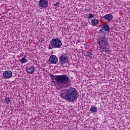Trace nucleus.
<instances>
[{"mask_svg": "<svg viewBox=\"0 0 130 130\" xmlns=\"http://www.w3.org/2000/svg\"><path fill=\"white\" fill-rule=\"evenodd\" d=\"M61 96L68 102L77 101L79 97V92L76 88L64 89L61 94Z\"/></svg>", "mask_w": 130, "mask_h": 130, "instance_id": "f257e3e1", "label": "nucleus"}, {"mask_svg": "<svg viewBox=\"0 0 130 130\" xmlns=\"http://www.w3.org/2000/svg\"><path fill=\"white\" fill-rule=\"evenodd\" d=\"M52 84L57 85L60 89L70 86V78L67 75H57L53 79Z\"/></svg>", "mask_w": 130, "mask_h": 130, "instance_id": "f03ea898", "label": "nucleus"}, {"mask_svg": "<svg viewBox=\"0 0 130 130\" xmlns=\"http://www.w3.org/2000/svg\"><path fill=\"white\" fill-rule=\"evenodd\" d=\"M62 45L61 40L58 38L52 39L49 45V49H53V48H60Z\"/></svg>", "mask_w": 130, "mask_h": 130, "instance_id": "7ed1b4c3", "label": "nucleus"}, {"mask_svg": "<svg viewBox=\"0 0 130 130\" xmlns=\"http://www.w3.org/2000/svg\"><path fill=\"white\" fill-rule=\"evenodd\" d=\"M99 44L101 49H107V45L108 44L107 38L105 37H101L100 38Z\"/></svg>", "mask_w": 130, "mask_h": 130, "instance_id": "20e7f679", "label": "nucleus"}, {"mask_svg": "<svg viewBox=\"0 0 130 130\" xmlns=\"http://www.w3.org/2000/svg\"><path fill=\"white\" fill-rule=\"evenodd\" d=\"M59 60L60 66H63L70 62V57L67 54H64L59 57Z\"/></svg>", "mask_w": 130, "mask_h": 130, "instance_id": "39448f33", "label": "nucleus"}, {"mask_svg": "<svg viewBox=\"0 0 130 130\" xmlns=\"http://www.w3.org/2000/svg\"><path fill=\"white\" fill-rule=\"evenodd\" d=\"M38 7L40 9H46L48 7V1L47 0H40L38 3Z\"/></svg>", "mask_w": 130, "mask_h": 130, "instance_id": "423d86ee", "label": "nucleus"}, {"mask_svg": "<svg viewBox=\"0 0 130 130\" xmlns=\"http://www.w3.org/2000/svg\"><path fill=\"white\" fill-rule=\"evenodd\" d=\"M13 76V72L10 70H7L3 72V77L4 80H7V79H11Z\"/></svg>", "mask_w": 130, "mask_h": 130, "instance_id": "0eeeda50", "label": "nucleus"}, {"mask_svg": "<svg viewBox=\"0 0 130 130\" xmlns=\"http://www.w3.org/2000/svg\"><path fill=\"white\" fill-rule=\"evenodd\" d=\"M102 33H108L110 31V27L108 24H104L102 26L100 29Z\"/></svg>", "mask_w": 130, "mask_h": 130, "instance_id": "6e6552de", "label": "nucleus"}, {"mask_svg": "<svg viewBox=\"0 0 130 130\" xmlns=\"http://www.w3.org/2000/svg\"><path fill=\"white\" fill-rule=\"evenodd\" d=\"M26 71L27 74L29 75H32L34 72H35V67L34 66H30L29 67H27L26 68Z\"/></svg>", "mask_w": 130, "mask_h": 130, "instance_id": "1a4fd4ad", "label": "nucleus"}, {"mask_svg": "<svg viewBox=\"0 0 130 130\" xmlns=\"http://www.w3.org/2000/svg\"><path fill=\"white\" fill-rule=\"evenodd\" d=\"M49 60L51 63H53L54 64H55V63L58 61L57 57L54 55H52L50 57Z\"/></svg>", "mask_w": 130, "mask_h": 130, "instance_id": "9d476101", "label": "nucleus"}, {"mask_svg": "<svg viewBox=\"0 0 130 130\" xmlns=\"http://www.w3.org/2000/svg\"><path fill=\"white\" fill-rule=\"evenodd\" d=\"M104 18L105 20H107V21H111V20L113 19V16H112V14H107L104 16Z\"/></svg>", "mask_w": 130, "mask_h": 130, "instance_id": "9b49d317", "label": "nucleus"}, {"mask_svg": "<svg viewBox=\"0 0 130 130\" xmlns=\"http://www.w3.org/2000/svg\"><path fill=\"white\" fill-rule=\"evenodd\" d=\"M4 102L6 103V104H12V98L10 97H6L4 99Z\"/></svg>", "mask_w": 130, "mask_h": 130, "instance_id": "f8f14e48", "label": "nucleus"}, {"mask_svg": "<svg viewBox=\"0 0 130 130\" xmlns=\"http://www.w3.org/2000/svg\"><path fill=\"white\" fill-rule=\"evenodd\" d=\"M19 61L21 62V63H26V62H28V60H27V58H26V56H24L23 57H22L21 59H19Z\"/></svg>", "mask_w": 130, "mask_h": 130, "instance_id": "ddd939ff", "label": "nucleus"}, {"mask_svg": "<svg viewBox=\"0 0 130 130\" xmlns=\"http://www.w3.org/2000/svg\"><path fill=\"white\" fill-rule=\"evenodd\" d=\"M91 24L93 26H96L99 24V20L98 19H93L91 20Z\"/></svg>", "mask_w": 130, "mask_h": 130, "instance_id": "4468645a", "label": "nucleus"}, {"mask_svg": "<svg viewBox=\"0 0 130 130\" xmlns=\"http://www.w3.org/2000/svg\"><path fill=\"white\" fill-rule=\"evenodd\" d=\"M90 111L93 113H96V112L98 111V110L95 107H91L90 109Z\"/></svg>", "mask_w": 130, "mask_h": 130, "instance_id": "2eb2a0df", "label": "nucleus"}, {"mask_svg": "<svg viewBox=\"0 0 130 130\" xmlns=\"http://www.w3.org/2000/svg\"><path fill=\"white\" fill-rule=\"evenodd\" d=\"M86 55L89 58H92V57H93V55L92 54V53H91V52H87Z\"/></svg>", "mask_w": 130, "mask_h": 130, "instance_id": "dca6fc26", "label": "nucleus"}, {"mask_svg": "<svg viewBox=\"0 0 130 130\" xmlns=\"http://www.w3.org/2000/svg\"><path fill=\"white\" fill-rule=\"evenodd\" d=\"M88 18H89V19H92L93 18H94V15L89 13V15H88Z\"/></svg>", "mask_w": 130, "mask_h": 130, "instance_id": "f3484780", "label": "nucleus"}, {"mask_svg": "<svg viewBox=\"0 0 130 130\" xmlns=\"http://www.w3.org/2000/svg\"><path fill=\"white\" fill-rule=\"evenodd\" d=\"M58 5H59V3H56L54 5V6L55 7H57V6H58Z\"/></svg>", "mask_w": 130, "mask_h": 130, "instance_id": "a211bd4d", "label": "nucleus"}]
</instances>
